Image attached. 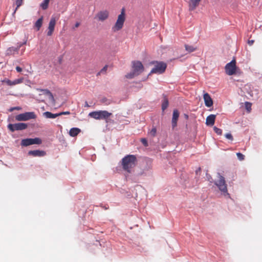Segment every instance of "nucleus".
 Segmentation results:
<instances>
[{
  "mask_svg": "<svg viewBox=\"0 0 262 262\" xmlns=\"http://www.w3.org/2000/svg\"><path fill=\"white\" fill-rule=\"evenodd\" d=\"M107 101V99L106 98H103L101 100V102L103 103H105Z\"/></svg>",
  "mask_w": 262,
  "mask_h": 262,
  "instance_id": "43",
  "label": "nucleus"
},
{
  "mask_svg": "<svg viewBox=\"0 0 262 262\" xmlns=\"http://www.w3.org/2000/svg\"><path fill=\"white\" fill-rule=\"evenodd\" d=\"M27 38H26V39L23 42H22L21 43L23 45H25L27 44Z\"/></svg>",
  "mask_w": 262,
  "mask_h": 262,
  "instance_id": "44",
  "label": "nucleus"
},
{
  "mask_svg": "<svg viewBox=\"0 0 262 262\" xmlns=\"http://www.w3.org/2000/svg\"><path fill=\"white\" fill-rule=\"evenodd\" d=\"M79 25H80V23H78V22H77V23L75 24V27L76 28H77V27H78L79 26Z\"/></svg>",
  "mask_w": 262,
  "mask_h": 262,
  "instance_id": "45",
  "label": "nucleus"
},
{
  "mask_svg": "<svg viewBox=\"0 0 262 262\" xmlns=\"http://www.w3.org/2000/svg\"><path fill=\"white\" fill-rule=\"evenodd\" d=\"M132 71L125 75L126 78L132 79L138 76L144 71V67L140 61H133L132 62Z\"/></svg>",
  "mask_w": 262,
  "mask_h": 262,
  "instance_id": "2",
  "label": "nucleus"
},
{
  "mask_svg": "<svg viewBox=\"0 0 262 262\" xmlns=\"http://www.w3.org/2000/svg\"><path fill=\"white\" fill-rule=\"evenodd\" d=\"M28 155L33 157H41L45 156L46 155V152L43 150H30L28 152Z\"/></svg>",
  "mask_w": 262,
  "mask_h": 262,
  "instance_id": "15",
  "label": "nucleus"
},
{
  "mask_svg": "<svg viewBox=\"0 0 262 262\" xmlns=\"http://www.w3.org/2000/svg\"><path fill=\"white\" fill-rule=\"evenodd\" d=\"M237 157L240 161H242L244 159L245 156L241 152H237L236 154Z\"/></svg>",
  "mask_w": 262,
  "mask_h": 262,
  "instance_id": "34",
  "label": "nucleus"
},
{
  "mask_svg": "<svg viewBox=\"0 0 262 262\" xmlns=\"http://www.w3.org/2000/svg\"><path fill=\"white\" fill-rule=\"evenodd\" d=\"M104 209L106 210V209H107V207H104Z\"/></svg>",
  "mask_w": 262,
  "mask_h": 262,
  "instance_id": "50",
  "label": "nucleus"
},
{
  "mask_svg": "<svg viewBox=\"0 0 262 262\" xmlns=\"http://www.w3.org/2000/svg\"><path fill=\"white\" fill-rule=\"evenodd\" d=\"M109 13L107 10L101 11L96 15L95 18H97L98 20L103 21L108 17Z\"/></svg>",
  "mask_w": 262,
  "mask_h": 262,
  "instance_id": "14",
  "label": "nucleus"
},
{
  "mask_svg": "<svg viewBox=\"0 0 262 262\" xmlns=\"http://www.w3.org/2000/svg\"><path fill=\"white\" fill-rule=\"evenodd\" d=\"M184 117L186 119H188L189 117L188 115L184 114Z\"/></svg>",
  "mask_w": 262,
  "mask_h": 262,
  "instance_id": "46",
  "label": "nucleus"
},
{
  "mask_svg": "<svg viewBox=\"0 0 262 262\" xmlns=\"http://www.w3.org/2000/svg\"><path fill=\"white\" fill-rule=\"evenodd\" d=\"M18 49L17 48V47H10L7 50V52H8V54H9V53H12V52H18Z\"/></svg>",
  "mask_w": 262,
  "mask_h": 262,
  "instance_id": "29",
  "label": "nucleus"
},
{
  "mask_svg": "<svg viewBox=\"0 0 262 262\" xmlns=\"http://www.w3.org/2000/svg\"><path fill=\"white\" fill-rule=\"evenodd\" d=\"M156 132H157V130H156V127H153L151 130L150 131V135L152 136V137H155V135H156Z\"/></svg>",
  "mask_w": 262,
  "mask_h": 262,
  "instance_id": "36",
  "label": "nucleus"
},
{
  "mask_svg": "<svg viewBox=\"0 0 262 262\" xmlns=\"http://www.w3.org/2000/svg\"><path fill=\"white\" fill-rule=\"evenodd\" d=\"M43 116L48 119H54L59 117L58 113L53 114L50 112H45L43 113Z\"/></svg>",
  "mask_w": 262,
  "mask_h": 262,
  "instance_id": "18",
  "label": "nucleus"
},
{
  "mask_svg": "<svg viewBox=\"0 0 262 262\" xmlns=\"http://www.w3.org/2000/svg\"><path fill=\"white\" fill-rule=\"evenodd\" d=\"M50 0H43L40 4V7L43 10H46L48 7V5Z\"/></svg>",
  "mask_w": 262,
  "mask_h": 262,
  "instance_id": "27",
  "label": "nucleus"
},
{
  "mask_svg": "<svg viewBox=\"0 0 262 262\" xmlns=\"http://www.w3.org/2000/svg\"><path fill=\"white\" fill-rule=\"evenodd\" d=\"M141 142L145 147H147L148 146L147 141L145 138L141 139Z\"/></svg>",
  "mask_w": 262,
  "mask_h": 262,
  "instance_id": "35",
  "label": "nucleus"
},
{
  "mask_svg": "<svg viewBox=\"0 0 262 262\" xmlns=\"http://www.w3.org/2000/svg\"><path fill=\"white\" fill-rule=\"evenodd\" d=\"M201 167H199L196 170H195V174H196V178H198L199 179L200 174H201Z\"/></svg>",
  "mask_w": 262,
  "mask_h": 262,
  "instance_id": "38",
  "label": "nucleus"
},
{
  "mask_svg": "<svg viewBox=\"0 0 262 262\" xmlns=\"http://www.w3.org/2000/svg\"><path fill=\"white\" fill-rule=\"evenodd\" d=\"M179 115L180 113L178 110L175 109L173 111L172 117L171 120V126L173 129L177 125V121L179 119Z\"/></svg>",
  "mask_w": 262,
  "mask_h": 262,
  "instance_id": "13",
  "label": "nucleus"
},
{
  "mask_svg": "<svg viewBox=\"0 0 262 262\" xmlns=\"http://www.w3.org/2000/svg\"><path fill=\"white\" fill-rule=\"evenodd\" d=\"M22 46H23V45L21 43V42L17 43V47L18 49V50Z\"/></svg>",
  "mask_w": 262,
  "mask_h": 262,
  "instance_id": "42",
  "label": "nucleus"
},
{
  "mask_svg": "<svg viewBox=\"0 0 262 262\" xmlns=\"http://www.w3.org/2000/svg\"><path fill=\"white\" fill-rule=\"evenodd\" d=\"M150 167L149 166H146L144 169H141V170L136 174L137 176H145L146 174V171H147L149 169Z\"/></svg>",
  "mask_w": 262,
  "mask_h": 262,
  "instance_id": "25",
  "label": "nucleus"
},
{
  "mask_svg": "<svg viewBox=\"0 0 262 262\" xmlns=\"http://www.w3.org/2000/svg\"><path fill=\"white\" fill-rule=\"evenodd\" d=\"M216 115H209L206 120V124L208 126H212L215 122Z\"/></svg>",
  "mask_w": 262,
  "mask_h": 262,
  "instance_id": "17",
  "label": "nucleus"
},
{
  "mask_svg": "<svg viewBox=\"0 0 262 262\" xmlns=\"http://www.w3.org/2000/svg\"><path fill=\"white\" fill-rule=\"evenodd\" d=\"M254 40H249L248 41V44L250 45V46H251L253 45V43H254Z\"/></svg>",
  "mask_w": 262,
  "mask_h": 262,
  "instance_id": "41",
  "label": "nucleus"
},
{
  "mask_svg": "<svg viewBox=\"0 0 262 262\" xmlns=\"http://www.w3.org/2000/svg\"><path fill=\"white\" fill-rule=\"evenodd\" d=\"M236 68V62L234 60H232L225 66V70L227 74L228 75L234 74L235 73Z\"/></svg>",
  "mask_w": 262,
  "mask_h": 262,
  "instance_id": "11",
  "label": "nucleus"
},
{
  "mask_svg": "<svg viewBox=\"0 0 262 262\" xmlns=\"http://www.w3.org/2000/svg\"><path fill=\"white\" fill-rule=\"evenodd\" d=\"M23 78H19V79H15L13 81H11L10 80L8 79L6 81V83L8 85L12 86V85H16L17 84L23 82Z\"/></svg>",
  "mask_w": 262,
  "mask_h": 262,
  "instance_id": "19",
  "label": "nucleus"
},
{
  "mask_svg": "<svg viewBox=\"0 0 262 262\" xmlns=\"http://www.w3.org/2000/svg\"><path fill=\"white\" fill-rule=\"evenodd\" d=\"M163 100L162 103V110L164 111L168 106L169 102L166 96L164 94L163 95Z\"/></svg>",
  "mask_w": 262,
  "mask_h": 262,
  "instance_id": "20",
  "label": "nucleus"
},
{
  "mask_svg": "<svg viewBox=\"0 0 262 262\" xmlns=\"http://www.w3.org/2000/svg\"><path fill=\"white\" fill-rule=\"evenodd\" d=\"M56 19L55 17L54 16H52V17L50 20L48 28V31L47 32L48 36H51L52 35V34L54 32V30L55 26L56 25Z\"/></svg>",
  "mask_w": 262,
  "mask_h": 262,
  "instance_id": "12",
  "label": "nucleus"
},
{
  "mask_svg": "<svg viewBox=\"0 0 262 262\" xmlns=\"http://www.w3.org/2000/svg\"><path fill=\"white\" fill-rule=\"evenodd\" d=\"M14 108H15V109H16V110H17V109H18V107H14Z\"/></svg>",
  "mask_w": 262,
  "mask_h": 262,
  "instance_id": "49",
  "label": "nucleus"
},
{
  "mask_svg": "<svg viewBox=\"0 0 262 262\" xmlns=\"http://www.w3.org/2000/svg\"><path fill=\"white\" fill-rule=\"evenodd\" d=\"M125 15L124 9H122L121 14L118 16L117 20L115 25L112 27L113 32H115L118 31L122 28L125 19Z\"/></svg>",
  "mask_w": 262,
  "mask_h": 262,
  "instance_id": "5",
  "label": "nucleus"
},
{
  "mask_svg": "<svg viewBox=\"0 0 262 262\" xmlns=\"http://www.w3.org/2000/svg\"><path fill=\"white\" fill-rule=\"evenodd\" d=\"M16 70L18 72H20L22 71V69L20 67L17 66V67H16Z\"/></svg>",
  "mask_w": 262,
  "mask_h": 262,
  "instance_id": "40",
  "label": "nucleus"
},
{
  "mask_svg": "<svg viewBox=\"0 0 262 262\" xmlns=\"http://www.w3.org/2000/svg\"><path fill=\"white\" fill-rule=\"evenodd\" d=\"M225 137H226L227 139H229V140H231V141H232V140H233V136H232V135H231V134H230V133H227V134H226L225 135Z\"/></svg>",
  "mask_w": 262,
  "mask_h": 262,
  "instance_id": "37",
  "label": "nucleus"
},
{
  "mask_svg": "<svg viewBox=\"0 0 262 262\" xmlns=\"http://www.w3.org/2000/svg\"><path fill=\"white\" fill-rule=\"evenodd\" d=\"M107 69V66L105 65L101 70V71L97 73V76L99 75L101 73H105Z\"/></svg>",
  "mask_w": 262,
  "mask_h": 262,
  "instance_id": "33",
  "label": "nucleus"
},
{
  "mask_svg": "<svg viewBox=\"0 0 262 262\" xmlns=\"http://www.w3.org/2000/svg\"><path fill=\"white\" fill-rule=\"evenodd\" d=\"M8 128L12 132L16 130H23L26 129L28 127V124L25 123H17L14 124H9Z\"/></svg>",
  "mask_w": 262,
  "mask_h": 262,
  "instance_id": "9",
  "label": "nucleus"
},
{
  "mask_svg": "<svg viewBox=\"0 0 262 262\" xmlns=\"http://www.w3.org/2000/svg\"><path fill=\"white\" fill-rule=\"evenodd\" d=\"M205 104L207 107H210L213 105V100L210 96L207 93L204 94L203 96Z\"/></svg>",
  "mask_w": 262,
  "mask_h": 262,
  "instance_id": "16",
  "label": "nucleus"
},
{
  "mask_svg": "<svg viewBox=\"0 0 262 262\" xmlns=\"http://www.w3.org/2000/svg\"><path fill=\"white\" fill-rule=\"evenodd\" d=\"M23 0H16V7L12 13L13 16H14V15H15V13L16 10L23 4Z\"/></svg>",
  "mask_w": 262,
  "mask_h": 262,
  "instance_id": "28",
  "label": "nucleus"
},
{
  "mask_svg": "<svg viewBox=\"0 0 262 262\" xmlns=\"http://www.w3.org/2000/svg\"><path fill=\"white\" fill-rule=\"evenodd\" d=\"M112 115L107 111H94L89 113V116L97 120H105L107 123L108 118Z\"/></svg>",
  "mask_w": 262,
  "mask_h": 262,
  "instance_id": "4",
  "label": "nucleus"
},
{
  "mask_svg": "<svg viewBox=\"0 0 262 262\" xmlns=\"http://www.w3.org/2000/svg\"><path fill=\"white\" fill-rule=\"evenodd\" d=\"M36 115L34 112H26L16 116L15 119L17 121H27L32 119H35Z\"/></svg>",
  "mask_w": 262,
  "mask_h": 262,
  "instance_id": "8",
  "label": "nucleus"
},
{
  "mask_svg": "<svg viewBox=\"0 0 262 262\" xmlns=\"http://www.w3.org/2000/svg\"><path fill=\"white\" fill-rule=\"evenodd\" d=\"M213 130L218 135H221L222 134V130L216 126L213 127Z\"/></svg>",
  "mask_w": 262,
  "mask_h": 262,
  "instance_id": "30",
  "label": "nucleus"
},
{
  "mask_svg": "<svg viewBox=\"0 0 262 262\" xmlns=\"http://www.w3.org/2000/svg\"><path fill=\"white\" fill-rule=\"evenodd\" d=\"M15 110L14 107H13V108H11L10 109V111H13V110Z\"/></svg>",
  "mask_w": 262,
  "mask_h": 262,
  "instance_id": "47",
  "label": "nucleus"
},
{
  "mask_svg": "<svg viewBox=\"0 0 262 262\" xmlns=\"http://www.w3.org/2000/svg\"><path fill=\"white\" fill-rule=\"evenodd\" d=\"M200 1L201 0H190L189 9L190 10L195 9Z\"/></svg>",
  "mask_w": 262,
  "mask_h": 262,
  "instance_id": "21",
  "label": "nucleus"
},
{
  "mask_svg": "<svg viewBox=\"0 0 262 262\" xmlns=\"http://www.w3.org/2000/svg\"><path fill=\"white\" fill-rule=\"evenodd\" d=\"M125 15L124 9H122L121 14L118 16L117 20L115 25L112 27L113 32H115L118 31L122 28L125 19Z\"/></svg>",
  "mask_w": 262,
  "mask_h": 262,
  "instance_id": "6",
  "label": "nucleus"
},
{
  "mask_svg": "<svg viewBox=\"0 0 262 262\" xmlns=\"http://www.w3.org/2000/svg\"><path fill=\"white\" fill-rule=\"evenodd\" d=\"M245 107L246 109L250 112L251 110V103L249 102H245Z\"/></svg>",
  "mask_w": 262,
  "mask_h": 262,
  "instance_id": "31",
  "label": "nucleus"
},
{
  "mask_svg": "<svg viewBox=\"0 0 262 262\" xmlns=\"http://www.w3.org/2000/svg\"><path fill=\"white\" fill-rule=\"evenodd\" d=\"M70 114V112L69 111L67 112H62L58 113L59 116H61L62 115H69Z\"/></svg>",
  "mask_w": 262,
  "mask_h": 262,
  "instance_id": "39",
  "label": "nucleus"
},
{
  "mask_svg": "<svg viewBox=\"0 0 262 262\" xmlns=\"http://www.w3.org/2000/svg\"><path fill=\"white\" fill-rule=\"evenodd\" d=\"M184 46H185L186 51H187L188 53L193 52L196 50V48L194 47L193 46H190V45L185 44L184 45Z\"/></svg>",
  "mask_w": 262,
  "mask_h": 262,
  "instance_id": "26",
  "label": "nucleus"
},
{
  "mask_svg": "<svg viewBox=\"0 0 262 262\" xmlns=\"http://www.w3.org/2000/svg\"><path fill=\"white\" fill-rule=\"evenodd\" d=\"M217 177L219 180L214 181V184L218 187L219 189L224 196H229V194L227 190V185L226 183L225 178L219 172L217 173Z\"/></svg>",
  "mask_w": 262,
  "mask_h": 262,
  "instance_id": "3",
  "label": "nucleus"
},
{
  "mask_svg": "<svg viewBox=\"0 0 262 262\" xmlns=\"http://www.w3.org/2000/svg\"><path fill=\"white\" fill-rule=\"evenodd\" d=\"M206 176L207 180L208 181H209L210 183H214V181H213V179H212V177L211 176V175H210L207 172H206Z\"/></svg>",
  "mask_w": 262,
  "mask_h": 262,
  "instance_id": "32",
  "label": "nucleus"
},
{
  "mask_svg": "<svg viewBox=\"0 0 262 262\" xmlns=\"http://www.w3.org/2000/svg\"><path fill=\"white\" fill-rule=\"evenodd\" d=\"M37 91L42 92L43 93V94L48 95L49 96V99L51 100H54V97L52 95V93L47 89H37Z\"/></svg>",
  "mask_w": 262,
  "mask_h": 262,
  "instance_id": "23",
  "label": "nucleus"
},
{
  "mask_svg": "<svg viewBox=\"0 0 262 262\" xmlns=\"http://www.w3.org/2000/svg\"><path fill=\"white\" fill-rule=\"evenodd\" d=\"M137 162L136 156L133 155H128L121 160V165L124 170L128 173H131L132 169Z\"/></svg>",
  "mask_w": 262,
  "mask_h": 262,
  "instance_id": "1",
  "label": "nucleus"
},
{
  "mask_svg": "<svg viewBox=\"0 0 262 262\" xmlns=\"http://www.w3.org/2000/svg\"><path fill=\"white\" fill-rule=\"evenodd\" d=\"M41 143L42 141L39 138H27L21 140L20 145L22 146L26 147L33 144H40Z\"/></svg>",
  "mask_w": 262,
  "mask_h": 262,
  "instance_id": "10",
  "label": "nucleus"
},
{
  "mask_svg": "<svg viewBox=\"0 0 262 262\" xmlns=\"http://www.w3.org/2000/svg\"><path fill=\"white\" fill-rule=\"evenodd\" d=\"M42 21H43V17L41 16L35 23L34 26L36 28L37 31L39 30V29H40V28L42 25Z\"/></svg>",
  "mask_w": 262,
  "mask_h": 262,
  "instance_id": "24",
  "label": "nucleus"
},
{
  "mask_svg": "<svg viewBox=\"0 0 262 262\" xmlns=\"http://www.w3.org/2000/svg\"><path fill=\"white\" fill-rule=\"evenodd\" d=\"M167 67V64L162 61L158 62L156 61V64H155L154 68L151 70L149 75L151 74H161L163 73Z\"/></svg>",
  "mask_w": 262,
  "mask_h": 262,
  "instance_id": "7",
  "label": "nucleus"
},
{
  "mask_svg": "<svg viewBox=\"0 0 262 262\" xmlns=\"http://www.w3.org/2000/svg\"><path fill=\"white\" fill-rule=\"evenodd\" d=\"M81 132L80 129L77 127L72 128L69 132V135L71 137L76 136Z\"/></svg>",
  "mask_w": 262,
  "mask_h": 262,
  "instance_id": "22",
  "label": "nucleus"
},
{
  "mask_svg": "<svg viewBox=\"0 0 262 262\" xmlns=\"http://www.w3.org/2000/svg\"><path fill=\"white\" fill-rule=\"evenodd\" d=\"M85 105H86V106H89V105H88V104L87 102H85Z\"/></svg>",
  "mask_w": 262,
  "mask_h": 262,
  "instance_id": "48",
  "label": "nucleus"
}]
</instances>
